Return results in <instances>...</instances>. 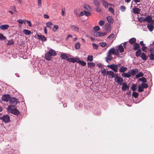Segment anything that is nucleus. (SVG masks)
Instances as JSON below:
<instances>
[{
  "label": "nucleus",
  "mask_w": 154,
  "mask_h": 154,
  "mask_svg": "<svg viewBox=\"0 0 154 154\" xmlns=\"http://www.w3.org/2000/svg\"><path fill=\"white\" fill-rule=\"evenodd\" d=\"M56 54L55 51L51 49L45 54V57L47 60L49 61L51 60L52 57L55 56Z\"/></svg>",
  "instance_id": "1"
},
{
  "label": "nucleus",
  "mask_w": 154,
  "mask_h": 154,
  "mask_svg": "<svg viewBox=\"0 0 154 154\" xmlns=\"http://www.w3.org/2000/svg\"><path fill=\"white\" fill-rule=\"evenodd\" d=\"M114 78H115L114 80L115 82H118L120 85H122L123 81V80L122 77L119 76L117 74H116Z\"/></svg>",
  "instance_id": "2"
},
{
  "label": "nucleus",
  "mask_w": 154,
  "mask_h": 154,
  "mask_svg": "<svg viewBox=\"0 0 154 154\" xmlns=\"http://www.w3.org/2000/svg\"><path fill=\"white\" fill-rule=\"evenodd\" d=\"M108 68H109L115 72H117L118 71V68L116 65L114 64H111L108 65L107 66Z\"/></svg>",
  "instance_id": "3"
},
{
  "label": "nucleus",
  "mask_w": 154,
  "mask_h": 154,
  "mask_svg": "<svg viewBox=\"0 0 154 154\" xmlns=\"http://www.w3.org/2000/svg\"><path fill=\"white\" fill-rule=\"evenodd\" d=\"M9 103L11 105H12L15 106L18 102L17 100L14 97L10 98L9 100Z\"/></svg>",
  "instance_id": "4"
},
{
  "label": "nucleus",
  "mask_w": 154,
  "mask_h": 154,
  "mask_svg": "<svg viewBox=\"0 0 154 154\" xmlns=\"http://www.w3.org/2000/svg\"><path fill=\"white\" fill-rule=\"evenodd\" d=\"M11 97L9 94H5L3 95L1 97L3 101L8 102L9 100Z\"/></svg>",
  "instance_id": "5"
},
{
  "label": "nucleus",
  "mask_w": 154,
  "mask_h": 154,
  "mask_svg": "<svg viewBox=\"0 0 154 154\" xmlns=\"http://www.w3.org/2000/svg\"><path fill=\"white\" fill-rule=\"evenodd\" d=\"M2 120L5 123H7L10 121V116L8 115H5L2 116Z\"/></svg>",
  "instance_id": "6"
},
{
  "label": "nucleus",
  "mask_w": 154,
  "mask_h": 154,
  "mask_svg": "<svg viewBox=\"0 0 154 154\" xmlns=\"http://www.w3.org/2000/svg\"><path fill=\"white\" fill-rule=\"evenodd\" d=\"M70 55L67 54H66L63 53L61 54L60 57L62 59H66L67 61L69 57H70Z\"/></svg>",
  "instance_id": "7"
},
{
  "label": "nucleus",
  "mask_w": 154,
  "mask_h": 154,
  "mask_svg": "<svg viewBox=\"0 0 154 154\" xmlns=\"http://www.w3.org/2000/svg\"><path fill=\"white\" fill-rule=\"evenodd\" d=\"M107 75L109 78H113L115 77V75L114 72L112 71H109L107 73Z\"/></svg>",
  "instance_id": "8"
},
{
  "label": "nucleus",
  "mask_w": 154,
  "mask_h": 154,
  "mask_svg": "<svg viewBox=\"0 0 154 154\" xmlns=\"http://www.w3.org/2000/svg\"><path fill=\"white\" fill-rule=\"evenodd\" d=\"M122 89L124 91H125L126 90H128L129 89V87L127 85L125 82H123L122 83Z\"/></svg>",
  "instance_id": "9"
},
{
  "label": "nucleus",
  "mask_w": 154,
  "mask_h": 154,
  "mask_svg": "<svg viewBox=\"0 0 154 154\" xmlns=\"http://www.w3.org/2000/svg\"><path fill=\"white\" fill-rule=\"evenodd\" d=\"M11 112L12 114L16 115H18L20 114V112L16 109H13Z\"/></svg>",
  "instance_id": "10"
},
{
  "label": "nucleus",
  "mask_w": 154,
  "mask_h": 154,
  "mask_svg": "<svg viewBox=\"0 0 154 154\" xmlns=\"http://www.w3.org/2000/svg\"><path fill=\"white\" fill-rule=\"evenodd\" d=\"M72 29L76 32H78L79 31V28L77 26L74 25H71L70 26Z\"/></svg>",
  "instance_id": "11"
},
{
  "label": "nucleus",
  "mask_w": 154,
  "mask_h": 154,
  "mask_svg": "<svg viewBox=\"0 0 154 154\" xmlns=\"http://www.w3.org/2000/svg\"><path fill=\"white\" fill-rule=\"evenodd\" d=\"M105 29L108 32H109L111 31V26L110 24L108 23H106L105 25Z\"/></svg>",
  "instance_id": "12"
},
{
  "label": "nucleus",
  "mask_w": 154,
  "mask_h": 154,
  "mask_svg": "<svg viewBox=\"0 0 154 154\" xmlns=\"http://www.w3.org/2000/svg\"><path fill=\"white\" fill-rule=\"evenodd\" d=\"M152 20V17L151 16H148L144 18V21L147 22L148 23H150Z\"/></svg>",
  "instance_id": "13"
},
{
  "label": "nucleus",
  "mask_w": 154,
  "mask_h": 154,
  "mask_svg": "<svg viewBox=\"0 0 154 154\" xmlns=\"http://www.w3.org/2000/svg\"><path fill=\"white\" fill-rule=\"evenodd\" d=\"M79 58H69L68 59L67 61L69 62H71L73 63H74L75 62H77V60H79Z\"/></svg>",
  "instance_id": "14"
},
{
  "label": "nucleus",
  "mask_w": 154,
  "mask_h": 154,
  "mask_svg": "<svg viewBox=\"0 0 154 154\" xmlns=\"http://www.w3.org/2000/svg\"><path fill=\"white\" fill-rule=\"evenodd\" d=\"M138 72V70L137 69H133L131 70L129 72V73L131 75H134L136 73Z\"/></svg>",
  "instance_id": "15"
},
{
  "label": "nucleus",
  "mask_w": 154,
  "mask_h": 154,
  "mask_svg": "<svg viewBox=\"0 0 154 154\" xmlns=\"http://www.w3.org/2000/svg\"><path fill=\"white\" fill-rule=\"evenodd\" d=\"M113 59L112 57L111 56V54H108L107 57H106V62H108L110 61Z\"/></svg>",
  "instance_id": "16"
},
{
  "label": "nucleus",
  "mask_w": 154,
  "mask_h": 154,
  "mask_svg": "<svg viewBox=\"0 0 154 154\" xmlns=\"http://www.w3.org/2000/svg\"><path fill=\"white\" fill-rule=\"evenodd\" d=\"M106 19L109 23H113L114 22V20L111 16H108L106 17Z\"/></svg>",
  "instance_id": "17"
},
{
  "label": "nucleus",
  "mask_w": 154,
  "mask_h": 154,
  "mask_svg": "<svg viewBox=\"0 0 154 154\" xmlns=\"http://www.w3.org/2000/svg\"><path fill=\"white\" fill-rule=\"evenodd\" d=\"M133 49L134 51H136L139 49L140 47V45L139 44L136 43L134 44L133 45Z\"/></svg>",
  "instance_id": "18"
},
{
  "label": "nucleus",
  "mask_w": 154,
  "mask_h": 154,
  "mask_svg": "<svg viewBox=\"0 0 154 154\" xmlns=\"http://www.w3.org/2000/svg\"><path fill=\"white\" fill-rule=\"evenodd\" d=\"M132 10L133 13L135 14H140V9L137 8H134Z\"/></svg>",
  "instance_id": "19"
},
{
  "label": "nucleus",
  "mask_w": 154,
  "mask_h": 154,
  "mask_svg": "<svg viewBox=\"0 0 154 154\" xmlns=\"http://www.w3.org/2000/svg\"><path fill=\"white\" fill-rule=\"evenodd\" d=\"M136 39L135 38H132L129 40V42L130 44L132 45L133 44L136 43Z\"/></svg>",
  "instance_id": "20"
},
{
  "label": "nucleus",
  "mask_w": 154,
  "mask_h": 154,
  "mask_svg": "<svg viewBox=\"0 0 154 154\" xmlns=\"http://www.w3.org/2000/svg\"><path fill=\"white\" fill-rule=\"evenodd\" d=\"M9 27L8 25L5 24L1 26H0V29L1 30H4L8 29Z\"/></svg>",
  "instance_id": "21"
},
{
  "label": "nucleus",
  "mask_w": 154,
  "mask_h": 154,
  "mask_svg": "<svg viewBox=\"0 0 154 154\" xmlns=\"http://www.w3.org/2000/svg\"><path fill=\"white\" fill-rule=\"evenodd\" d=\"M127 70V68L124 66H121L119 69V71L121 72H124Z\"/></svg>",
  "instance_id": "22"
},
{
  "label": "nucleus",
  "mask_w": 154,
  "mask_h": 154,
  "mask_svg": "<svg viewBox=\"0 0 154 154\" xmlns=\"http://www.w3.org/2000/svg\"><path fill=\"white\" fill-rule=\"evenodd\" d=\"M147 27L149 30L151 32L152 31L154 28V26L152 24H148L147 25Z\"/></svg>",
  "instance_id": "23"
},
{
  "label": "nucleus",
  "mask_w": 154,
  "mask_h": 154,
  "mask_svg": "<svg viewBox=\"0 0 154 154\" xmlns=\"http://www.w3.org/2000/svg\"><path fill=\"white\" fill-rule=\"evenodd\" d=\"M38 39H41L42 41H46V38L44 36L42 35H38Z\"/></svg>",
  "instance_id": "24"
},
{
  "label": "nucleus",
  "mask_w": 154,
  "mask_h": 154,
  "mask_svg": "<svg viewBox=\"0 0 154 154\" xmlns=\"http://www.w3.org/2000/svg\"><path fill=\"white\" fill-rule=\"evenodd\" d=\"M23 32L26 35H30L32 33L30 30L26 29H24L23 31Z\"/></svg>",
  "instance_id": "25"
},
{
  "label": "nucleus",
  "mask_w": 154,
  "mask_h": 154,
  "mask_svg": "<svg viewBox=\"0 0 154 154\" xmlns=\"http://www.w3.org/2000/svg\"><path fill=\"white\" fill-rule=\"evenodd\" d=\"M141 50L140 49H139L136 51L135 53V55L137 57L140 56V55H141Z\"/></svg>",
  "instance_id": "26"
},
{
  "label": "nucleus",
  "mask_w": 154,
  "mask_h": 154,
  "mask_svg": "<svg viewBox=\"0 0 154 154\" xmlns=\"http://www.w3.org/2000/svg\"><path fill=\"white\" fill-rule=\"evenodd\" d=\"M101 2H102V5L105 7L106 8H107L108 7V5H110V4H108L104 0H101Z\"/></svg>",
  "instance_id": "27"
},
{
  "label": "nucleus",
  "mask_w": 154,
  "mask_h": 154,
  "mask_svg": "<svg viewBox=\"0 0 154 154\" xmlns=\"http://www.w3.org/2000/svg\"><path fill=\"white\" fill-rule=\"evenodd\" d=\"M115 50L114 48H112L110 49L108 51V54H115Z\"/></svg>",
  "instance_id": "28"
},
{
  "label": "nucleus",
  "mask_w": 154,
  "mask_h": 154,
  "mask_svg": "<svg viewBox=\"0 0 154 154\" xmlns=\"http://www.w3.org/2000/svg\"><path fill=\"white\" fill-rule=\"evenodd\" d=\"M140 57L143 60H146L147 59L146 56L145 54L143 52L142 53Z\"/></svg>",
  "instance_id": "29"
},
{
  "label": "nucleus",
  "mask_w": 154,
  "mask_h": 154,
  "mask_svg": "<svg viewBox=\"0 0 154 154\" xmlns=\"http://www.w3.org/2000/svg\"><path fill=\"white\" fill-rule=\"evenodd\" d=\"M109 71L106 69H104L101 71V73L103 76H105L106 75H107V73Z\"/></svg>",
  "instance_id": "30"
},
{
  "label": "nucleus",
  "mask_w": 154,
  "mask_h": 154,
  "mask_svg": "<svg viewBox=\"0 0 154 154\" xmlns=\"http://www.w3.org/2000/svg\"><path fill=\"white\" fill-rule=\"evenodd\" d=\"M77 62L81 65L83 66H85L86 64L85 62L83 61L79 60H77Z\"/></svg>",
  "instance_id": "31"
},
{
  "label": "nucleus",
  "mask_w": 154,
  "mask_h": 154,
  "mask_svg": "<svg viewBox=\"0 0 154 154\" xmlns=\"http://www.w3.org/2000/svg\"><path fill=\"white\" fill-rule=\"evenodd\" d=\"M88 67H90L91 68H92L95 66V64L91 62L88 63Z\"/></svg>",
  "instance_id": "32"
},
{
  "label": "nucleus",
  "mask_w": 154,
  "mask_h": 154,
  "mask_svg": "<svg viewBox=\"0 0 154 154\" xmlns=\"http://www.w3.org/2000/svg\"><path fill=\"white\" fill-rule=\"evenodd\" d=\"M100 2L97 0H94L93 1V4L94 5L98 7L99 6V4Z\"/></svg>",
  "instance_id": "33"
},
{
  "label": "nucleus",
  "mask_w": 154,
  "mask_h": 154,
  "mask_svg": "<svg viewBox=\"0 0 154 154\" xmlns=\"http://www.w3.org/2000/svg\"><path fill=\"white\" fill-rule=\"evenodd\" d=\"M6 38L5 36L2 34L0 33V40H5L6 39Z\"/></svg>",
  "instance_id": "34"
},
{
  "label": "nucleus",
  "mask_w": 154,
  "mask_h": 154,
  "mask_svg": "<svg viewBox=\"0 0 154 154\" xmlns=\"http://www.w3.org/2000/svg\"><path fill=\"white\" fill-rule=\"evenodd\" d=\"M119 52L120 53H122L124 51V49L123 47V46L121 45H119Z\"/></svg>",
  "instance_id": "35"
},
{
  "label": "nucleus",
  "mask_w": 154,
  "mask_h": 154,
  "mask_svg": "<svg viewBox=\"0 0 154 154\" xmlns=\"http://www.w3.org/2000/svg\"><path fill=\"white\" fill-rule=\"evenodd\" d=\"M122 75L123 77H126L127 78H130L131 75L130 74L127 73H123L122 74Z\"/></svg>",
  "instance_id": "36"
},
{
  "label": "nucleus",
  "mask_w": 154,
  "mask_h": 154,
  "mask_svg": "<svg viewBox=\"0 0 154 154\" xmlns=\"http://www.w3.org/2000/svg\"><path fill=\"white\" fill-rule=\"evenodd\" d=\"M75 47L76 49L78 50L80 48V44L79 42L76 43L75 45Z\"/></svg>",
  "instance_id": "37"
},
{
  "label": "nucleus",
  "mask_w": 154,
  "mask_h": 154,
  "mask_svg": "<svg viewBox=\"0 0 154 154\" xmlns=\"http://www.w3.org/2000/svg\"><path fill=\"white\" fill-rule=\"evenodd\" d=\"M84 8L87 11H90L91 9L90 7L88 5H85L84 6Z\"/></svg>",
  "instance_id": "38"
},
{
  "label": "nucleus",
  "mask_w": 154,
  "mask_h": 154,
  "mask_svg": "<svg viewBox=\"0 0 154 154\" xmlns=\"http://www.w3.org/2000/svg\"><path fill=\"white\" fill-rule=\"evenodd\" d=\"M99 45L102 47H106L107 45L106 43L104 42H100L99 43Z\"/></svg>",
  "instance_id": "39"
},
{
  "label": "nucleus",
  "mask_w": 154,
  "mask_h": 154,
  "mask_svg": "<svg viewBox=\"0 0 154 154\" xmlns=\"http://www.w3.org/2000/svg\"><path fill=\"white\" fill-rule=\"evenodd\" d=\"M137 85L135 84H133L131 87V88L133 91H134L136 90L137 89Z\"/></svg>",
  "instance_id": "40"
},
{
  "label": "nucleus",
  "mask_w": 154,
  "mask_h": 154,
  "mask_svg": "<svg viewBox=\"0 0 154 154\" xmlns=\"http://www.w3.org/2000/svg\"><path fill=\"white\" fill-rule=\"evenodd\" d=\"M87 60L90 61H92L93 60V56L88 55L87 58Z\"/></svg>",
  "instance_id": "41"
},
{
  "label": "nucleus",
  "mask_w": 154,
  "mask_h": 154,
  "mask_svg": "<svg viewBox=\"0 0 154 154\" xmlns=\"http://www.w3.org/2000/svg\"><path fill=\"white\" fill-rule=\"evenodd\" d=\"M143 74L142 72H140L138 74L136 75V77L137 78H138L142 76H143Z\"/></svg>",
  "instance_id": "42"
},
{
  "label": "nucleus",
  "mask_w": 154,
  "mask_h": 154,
  "mask_svg": "<svg viewBox=\"0 0 154 154\" xmlns=\"http://www.w3.org/2000/svg\"><path fill=\"white\" fill-rule=\"evenodd\" d=\"M132 96L136 98L138 97V94L136 92L134 91L132 94Z\"/></svg>",
  "instance_id": "43"
},
{
  "label": "nucleus",
  "mask_w": 154,
  "mask_h": 154,
  "mask_svg": "<svg viewBox=\"0 0 154 154\" xmlns=\"http://www.w3.org/2000/svg\"><path fill=\"white\" fill-rule=\"evenodd\" d=\"M100 32L94 31L93 33V35L96 37L99 36Z\"/></svg>",
  "instance_id": "44"
},
{
  "label": "nucleus",
  "mask_w": 154,
  "mask_h": 154,
  "mask_svg": "<svg viewBox=\"0 0 154 154\" xmlns=\"http://www.w3.org/2000/svg\"><path fill=\"white\" fill-rule=\"evenodd\" d=\"M12 107H14V106L12 105H9L7 108V110L8 111H10L11 112V110L12 109Z\"/></svg>",
  "instance_id": "45"
},
{
  "label": "nucleus",
  "mask_w": 154,
  "mask_h": 154,
  "mask_svg": "<svg viewBox=\"0 0 154 154\" xmlns=\"http://www.w3.org/2000/svg\"><path fill=\"white\" fill-rule=\"evenodd\" d=\"M139 80L140 81H142L143 82L145 83L146 82V80L145 78L142 77L141 78H139Z\"/></svg>",
  "instance_id": "46"
},
{
  "label": "nucleus",
  "mask_w": 154,
  "mask_h": 154,
  "mask_svg": "<svg viewBox=\"0 0 154 154\" xmlns=\"http://www.w3.org/2000/svg\"><path fill=\"white\" fill-rule=\"evenodd\" d=\"M52 23L51 22H48L46 23V25L48 27L51 28V25H52Z\"/></svg>",
  "instance_id": "47"
},
{
  "label": "nucleus",
  "mask_w": 154,
  "mask_h": 154,
  "mask_svg": "<svg viewBox=\"0 0 154 154\" xmlns=\"http://www.w3.org/2000/svg\"><path fill=\"white\" fill-rule=\"evenodd\" d=\"M58 28L59 27L58 25H55L52 29V30L54 32H55L58 29Z\"/></svg>",
  "instance_id": "48"
},
{
  "label": "nucleus",
  "mask_w": 154,
  "mask_h": 154,
  "mask_svg": "<svg viewBox=\"0 0 154 154\" xmlns=\"http://www.w3.org/2000/svg\"><path fill=\"white\" fill-rule=\"evenodd\" d=\"M37 5L39 8H40L42 6L41 0H38Z\"/></svg>",
  "instance_id": "49"
},
{
  "label": "nucleus",
  "mask_w": 154,
  "mask_h": 154,
  "mask_svg": "<svg viewBox=\"0 0 154 154\" xmlns=\"http://www.w3.org/2000/svg\"><path fill=\"white\" fill-rule=\"evenodd\" d=\"M141 86L143 88H147L148 87V84H145L144 83H142L141 84Z\"/></svg>",
  "instance_id": "50"
},
{
  "label": "nucleus",
  "mask_w": 154,
  "mask_h": 154,
  "mask_svg": "<svg viewBox=\"0 0 154 154\" xmlns=\"http://www.w3.org/2000/svg\"><path fill=\"white\" fill-rule=\"evenodd\" d=\"M144 91L143 88L141 86H139L138 91L139 92H142Z\"/></svg>",
  "instance_id": "51"
},
{
  "label": "nucleus",
  "mask_w": 154,
  "mask_h": 154,
  "mask_svg": "<svg viewBox=\"0 0 154 154\" xmlns=\"http://www.w3.org/2000/svg\"><path fill=\"white\" fill-rule=\"evenodd\" d=\"M92 46L93 48L94 49H97L98 48V46L94 43H92Z\"/></svg>",
  "instance_id": "52"
},
{
  "label": "nucleus",
  "mask_w": 154,
  "mask_h": 154,
  "mask_svg": "<svg viewBox=\"0 0 154 154\" xmlns=\"http://www.w3.org/2000/svg\"><path fill=\"white\" fill-rule=\"evenodd\" d=\"M14 44V42L13 41V40H10L8 41V43H7L8 45H12Z\"/></svg>",
  "instance_id": "53"
},
{
  "label": "nucleus",
  "mask_w": 154,
  "mask_h": 154,
  "mask_svg": "<svg viewBox=\"0 0 154 154\" xmlns=\"http://www.w3.org/2000/svg\"><path fill=\"white\" fill-rule=\"evenodd\" d=\"M138 21L140 22L144 21V18L142 17H140L138 18Z\"/></svg>",
  "instance_id": "54"
},
{
  "label": "nucleus",
  "mask_w": 154,
  "mask_h": 154,
  "mask_svg": "<svg viewBox=\"0 0 154 154\" xmlns=\"http://www.w3.org/2000/svg\"><path fill=\"white\" fill-rule=\"evenodd\" d=\"M105 22L103 20H100L99 22V24L100 26H102L104 24Z\"/></svg>",
  "instance_id": "55"
},
{
  "label": "nucleus",
  "mask_w": 154,
  "mask_h": 154,
  "mask_svg": "<svg viewBox=\"0 0 154 154\" xmlns=\"http://www.w3.org/2000/svg\"><path fill=\"white\" fill-rule=\"evenodd\" d=\"M115 36V35L114 34L112 33L110 35H109L107 37V38H114Z\"/></svg>",
  "instance_id": "56"
},
{
  "label": "nucleus",
  "mask_w": 154,
  "mask_h": 154,
  "mask_svg": "<svg viewBox=\"0 0 154 154\" xmlns=\"http://www.w3.org/2000/svg\"><path fill=\"white\" fill-rule=\"evenodd\" d=\"M120 9L122 11H124L126 10V8L125 6L122 5L120 7Z\"/></svg>",
  "instance_id": "57"
},
{
  "label": "nucleus",
  "mask_w": 154,
  "mask_h": 154,
  "mask_svg": "<svg viewBox=\"0 0 154 154\" xmlns=\"http://www.w3.org/2000/svg\"><path fill=\"white\" fill-rule=\"evenodd\" d=\"M149 57L150 60H154V54H150Z\"/></svg>",
  "instance_id": "58"
},
{
  "label": "nucleus",
  "mask_w": 154,
  "mask_h": 154,
  "mask_svg": "<svg viewBox=\"0 0 154 154\" xmlns=\"http://www.w3.org/2000/svg\"><path fill=\"white\" fill-rule=\"evenodd\" d=\"M109 11L113 14H114V11L113 9L111 8H109L108 9Z\"/></svg>",
  "instance_id": "59"
},
{
  "label": "nucleus",
  "mask_w": 154,
  "mask_h": 154,
  "mask_svg": "<svg viewBox=\"0 0 154 154\" xmlns=\"http://www.w3.org/2000/svg\"><path fill=\"white\" fill-rule=\"evenodd\" d=\"M147 48L146 47L143 46L142 48V50L144 52H146V50Z\"/></svg>",
  "instance_id": "60"
},
{
  "label": "nucleus",
  "mask_w": 154,
  "mask_h": 154,
  "mask_svg": "<svg viewBox=\"0 0 154 154\" xmlns=\"http://www.w3.org/2000/svg\"><path fill=\"white\" fill-rule=\"evenodd\" d=\"M106 34V32H100L99 36H103Z\"/></svg>",
  "instance_id": "61"
},
{
  "label": "nucleus",
  "mask_w": 154,
  "mask_h": 154,
  "mask_svg": "<svg viewBox=\"0 0 154 154\" xmlns=\"http://www.w3.org/2000/svg\"><path fill=\"white\" fill-rule=\"evenodd\" d=\"M85 15L87 16H89L90 15L91 13L89 12H87L86 11H84Z\"/></svg>",
  "instance_id": "62"
},
{
  "label": "nucleus",
  "mask_w": 154,
  "mask_h": 154,
  "mask_svg": "<svg viewBox=\"0 0 154 154\" xmlns=\"http://www.w3.org/2000/svg\"><path fill=\"white\" fill-rule=\"evenodd\" d=\"M94 29L96 31H98L100 29V27L98 26H96L94 27Z\"/></svg>",
  "instance_id": "63"
},
{
  "label": "nucleus",
  "mask_w": 154,
  "mask_h": 154,
  "mask_svg": "<svg viewBox=\"0 0 154 154\" xmlns=\"http://www.w3.org/2000/svg\"><path fill=\"white\" fill-rule=\"evenodd\" d=\"M149 51L150 53V54H154V50L152 48H150Z\"/></svg>",
  "instance_id": "64"
}]
</instances>
